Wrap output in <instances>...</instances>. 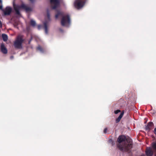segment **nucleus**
Returning a JSON list of instances; mask_svg holds the SVG:
<instances>
[{"label": "nucleus", "mask_w": 156, "mask_h": 156, "mask_svg": "<svg viewBox=\"0 0 156 156\" xmlns=\"http://www.w3.org/2000/svg\"><path fill=\"white\" fill-rule=\"evenodd\" d=\"M13 6L16 13L17 15H20V11L22 9H25L27 12L31 10V9L30 8L27 7V6L24 4H22L21 6H19L18 5H15L14 2H13Z\"/></svg>", "instance_id": "obj_3"}, {"label": "nucleus", "mask_w": 156, "mask_h": 156, "mask_svg": "<svg viewBox=\"0 0 156 156\" xmlns=\"http://www.w3.org/2000/svg\"><path fill=\"white\" fill-rule=\"evenodd\" d=\"M155 156H156V155Z\"/></svg>", "instance_id": "obj_26"}, {"label": "nucleus", "mask_w": 156, "mask_h": 156, "mask_svg": "<svg viewBox=\"0 0 156 156\" xmlns=\"http://www.w3.org/2000/svg\"><path fill=\"white\" fill-rule=\"evenodd\" d=\"M2 0H0V3H2Z\"/></svg>", "instance_id": "obj_22"}, {"label": "nucleus", "mask_w": 156, "mask_h": 156, "mask_svg": "<svg viewBox=\"0 0 156 156\" xmlns=\"http://www.w3.org/2000/svg\"><path fill=\"white\" fill-rule=\"evenodd\" d=\"M85 0H76L74 2V5L76 8L79 9L82 8L84 5Z\"/></svg>", "instance_id": "obj_5"}, {"label": "nucleus", "mask_w": 156, "mask_h": 156, "mask_svg": "<svg viewBox=\"0 0 156 156\" xmlns=\"http://www.w3.org/2000/svg\"><path fill=\"white\" fill-rule=\"evenodd\" d=\"M50 2L52 8L56 9L59 5V0H50Z\"/></svg>", "instance_id": "obj_6"}, {"label": "nucleus", "mask_w": 156, "mask_h": 156, "mask_svg": "<svg viewBox=\"0 0 156 156\" xmlns=\"http://www.w3.org/2000/svg\"><path fill=\"white\" fill-rule=\"evenodd\" d=\"M32 2H33L34 1V0H30Z\"/></svg>", "instance_id": "obj_23"}, {"label": "nucleus", "mask_w": 156, "mask_h": 156, "mask_svg": "<svg viewBox=\"0 0 156 156\" xmlns=\"http://www.w3.org/2000/svg\"><path fill=\"white\" fill-rule=\"evenodd\" d=\"M2 8V5H0V9H1Z\"/></svg>", "instance_id": "obj_21"}, {"label": "nucleus", "mask_w": 156, "mask_h": 156, "mask_svg": "<svg viewBox=\"0 0 156 156\" xmlns=\"http://www.w3.org/2000/svg\"><path fill=\"white\" fill-rule=\"evenodd\" d=\"M41 25H38V29L39 30L41 28Z\"/></svg>", "instance_id": "obj_18"}, {"label": "nucleus", "mask_w": 156, "mask_h": 156, "mask_svg": "<svg viewBox=\"0 0 156 156\" xmlns=\"http://www.w3.org/2000/svg\"><path fill=\"white\" fill-rule=\"evenodd\" d=\"M146 154L147 156H152L153 152L150 147H147L146 151Z\"/></svg>", "instance_id": "obj_7"}, {"label": "nucleus", "mask_w": 156, "mask_h": 156, "mask_svg": "<svg viewBox=\"0 0 156 156\" xmlns=\"http://www.w3.org/2000/svg\"><path fill=\"white\" fill-rule=\"evenodd\" d=\"M62 16L61 21V25L62 26L68 27L70 24V20L69 16L68 15L63 16L62 13L59 12L55 15V18H58L60 16Z\"/></svg>", "instance_id": "obj_2"}, {"label": "nucleus", "mask_w": 156, "mask_h": 156, "mask_svg": "<svg viewBox=\"0 0 156 156\" xmlns=\"http://www.w3.org/2000/svg\"><path fill=\"white\" fill-rule=\"evenodd\" d=\"M154 133L156 134V127L154 129Z\"/></svg>", "instance_id": "obj_20"}, {"label": "nucleus", "mask_w": 156, "mask_h": 156, "mask_svg": "<svg viewBox=\"0 0 156 156\" xmlns=\"http://www.w3.org/2000/svg\"><path fill=\"white\" fill-rule=\"evenodd\" d=\"M3 40L4 41H6L8 39L7 36L5 34H2V35Z\"/></svg>", "instance_id": "obj_13"}, {"label": "nucleus", "mask_w": 156, "mask_h": 156, "mask_svg": "<svg viewBox=\"0 0 156 156\" xmlns=\"http://www.w3.org/2000/svg\"><path fill=\"white\" fill-rule=\"evenodd\" d=\"M48 18H49V16L48 15Z\"/></svg>", "instance_id": "obj_25"}, {"label": "nucleus", "mask_w": 156, "mask_h": 156, "mask_svg": "<svg viewBox=\"0 0 156 156\" xmlns=\"http://www.w3.org/2000/svg\"><path fill=\"white\" fill-rule=\"evenodd\" d=\"M152 146L153 148L156 150V143H154L152 144Z\"/></svg>", "instance_id": "obj_15"}, {"label": "nucleus", "mask_w": 156, "mask_h": 156, "mask_svg": "<svg viewBox=\"0 0 156 156\" xmlns=\"http://www.w3.org/2000/svg\"><path fill=\"white\" fill-rule=\"evenodd\" d=\"M1 50L2 52L4 54L7 53V51L6 48L5 47L4 44H1Z\"/></svg>", "instance_id": "obj_10"}, {"label": "nucleus", "mask_w": 156, "mask_h": 156, "mask_svg": "<svg viewBox=\"0 0 156 156\" xmlns=\"http://www.w3.org/2000/svg\"><path fill=\"white\" fill-rule=\"evenodd\" d=\"M30 24L32 26L34 27L36 25V22L32 20L30 21Z\"/></svg>", "instance_id": "obj_14"}, {"label": "nucleus", "mask_w": 156, "mask_h": 156, "mask_svg": "<svg viewBox=\"0 0 156 156\" xmlns=\"http://www.w3.org/2000/svg\"><path fill=\"white\" fill-rule=\"evenodd\" d=\"M37 49L40 51L41 50V48L40 46H39L37 48Z\"/></svg>", "instance_id": "obj_17"}, {"label": "nucleus", "mask_w": 156, "mask_h": 156, "mask_svg": "<svg viewBox=\"0 0 156 156\" xmlns=\"http://www.w3.org/2000/svg\"><path fill=\"white\" fill-rule=\"evenodd\" d=\"M153 123L152 122H149L147 125L146 126L145 129L147 130H149L152 128L153 126Z\"/></svg>", "instance_id": "obj_9"}, {"label": "nucleus", "mask_w": 156, "mask_h": 156, "mask_svg": "<svg viewBox=\"0 0 156 156\" xmlns=\"http://www.w3.org/2000/svg\"><path fill=\"white\" fill-rule=\"evenodd\" d=\"M23 41V36L21 35L18 36L14 43V45L16 48H22V44Z\"/></svg>", "instance_id": "obj_4"}, {"label": "nucleus", "mask_w": 156, "mask_h": 156, "mask_svg": "<svg viewBox=\"0 0 156 156\" xmlns=\"http://www.w3.org/2000/svg\"><path fill=\"white\" fill-rule=\"evenodd\" d=\"M124 111H123L121 113V114H120L118 118L116 120V123H118L120 121V119H121L123 116L124 115Z\"/></svg>", "instance_id": "obj_11"}, {"label": "nucleus", "mask_w": 156, "mask_h": 156, "mask_svg": "<svg viewBox=\"0 0 156 156\" xmlns=\"http://www.w3.org/2000/svg\"><path fill=\"white\" fill-rule=\"evenodd\" d=\"M48 22H45L44 23L45 32L46 34H48L47 26L48 24Z\"/></svg>", "instance_id": "obj_12"}, {"label": "nucleus", "mask_w": 156, "mask_h": 156, "mask_svg": "<svg viewBox=\"0 0 156 156\" xmlns=\"http://www.w3.org/2000/svg\"><path fill=\"white\" fill-rule=\"evenodd\" d=\"M107 129L105 128L104 130V133H107Z\"/></svg>", "instance_id": "obj_19"}, {"label": "nucleus", "mask_w": 156, "mask_h": 156, "mask_svg": "<svg viewBox=\"0 0 156 156\" xmlns=\"http://www.w3.org/2000/svg\"><path fill=\"white\" fill-rule=\"evenodd\" d=\"M120 112V110H117L115 111V114H117L118 113Z\"/></svg>", "instance_id": "obj_16"}, {"label": "nucleus", "mask_w": 156, "mask_h": 156, "mask_svg": "<svg viewBox=\"0 0 156 156\" xmlns=\"http://www.w3.org/2000/svg\"><path fill=\"white\" fill-rule=\"evenodd\" d=\"M12 8L10 7H6L4 11V14L5 15H9L10 14L12 11Z\"/></svg>", "instance_id": "obj_8"}, {"label": "nucleus", "mask_w": 156, "mask_h": 156, "mask_svg": "<svg viewBox=\"0 0 156 156\" xmlns=\"http://www.w3.org/2000/svg\"><path fill=\"white\" fill-rule=\"evenodd\" d=\"M126 140V137L123 135L119 136L118 139L117 141L119 144L117 145V147L121 151H128L132 147L131 144H124L122 145L121 144V142L125 141Z\"/></svg>", "instance_id": "obj_1"}, {"label": "nucleus", "mask_w": 156, "mask_h": 156, "mask_svg": "<svg viewBox=\"0 0 156 156\" xmlns=\"http://www.w3.org/2000/svg\"><path fill=\"white\" fill-rule=\"evenodd\" d=\"M10 58H13V57L12 56H11L10 57Z\"/></svg>", "instance_id": "obj_24"}]
</instances>
